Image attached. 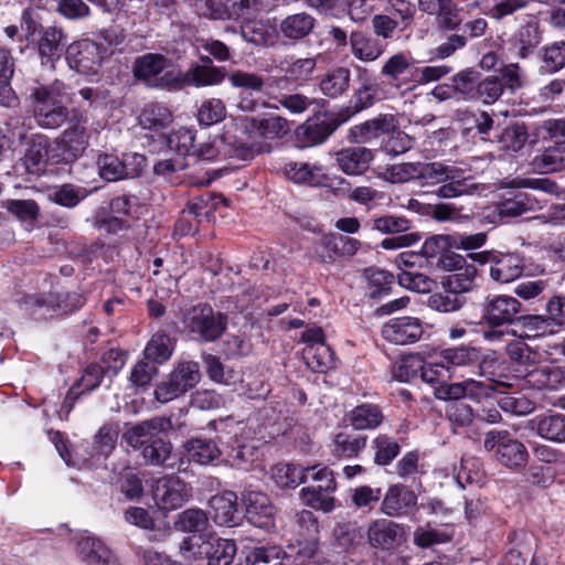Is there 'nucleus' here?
Segmentation results:
<instances>
[{
  "label": "nucleus",
  "mask_w": 565,
  "mask_h": 565,
  "mask_svg": "<svg viewBox=\"0 0 565 565\" xmlns=\"http://www.w3.org/2000/svg\"><path fill=\"white\" fill-rule=\"evenodd\" d=\"M178 89L185 86L203 87L217 85L224 79L221 68L207 65H195L186 72L178 71Z\"/></svg>",
  "instance_id": "nucleus-28"
},
{
  "label": "nucleus",
  "mask_w": 565,
  "mask_h": 565,
  "mask_svg": "<svg viewBox=\"0 0 565 565\" xmlns=\"http://www.w3.org/2000/svg\"><path fill=\"white\" fill-rule=\"evenodd\" d=\"M440 292H435L428 298V307L439 312H454L459 310L466 302L463 296L455 294L449 288H443Z\"/></svg>",
  "instance_id": "nucleus-56"
},
{
  "label": "nucleus",
  "mask_w": 565,
  "mask_h": 565,
  "mask_svg": "<svg viewBox=\"0 0 565 565\" xmlns=\"http://www.w3.org/2000/svg\"><path fill=\"white\" fill-rule=\"evenodd\" d=\"M209 519L201 509H188L183 511L178 521V526L183 532L201 533L207 527Z\"/></svg>",
  "instance_id": "nucleus-64"
},
{
  "label": "nucleus",
  "mask_w": 565,
  "mask_h": 565,
  "mask_svg": "<svg viewBox=\"0 0 565 565\" xmlns=\"http://www.w3.org/2000/svg\"><path fill=\"white\" fill-rule=\"evenodd\" d=\"M161 429L160 419H151L128 428L122 438L134 449H143Z\"/></svg>",
  "instance_id": "nucleus-38"
},
{
  "label": "nucleus",
  "mask_w": 565,
  "mask_h": 565,
  "mask_svg": "<svg viewBox=\"0 0 565 565\" xmlns=\"http://www.w3.org/2000/svg\"><path fill=\"white\" fill-rule=\"evenodd\" d=\"M192 495V488L177 476L158 478L152 484V499L164 512L180 509Z\"/></svg>",
  "instance_id": "nucleus-8"
},
{
  "label": "nucleus",
  "mask_w": 565,
  "mask_h": 565,
  "mask_svg": "<svg viewBox=\"0 0 565 565\" xmlns=\"http://www.w3.org/2000/svg\"><path fill=\"white\" fill-rule=\"evenodd\" d=\"M535 170L540 173H551L565 168V146L550 147L533 160Z\"/></svg>",
  "instance_id": "nucleus-47"
},
{
  "label": "nucleus",
  "mask_w": 565,
  "mask_h": 565,
  "mask_svg": "<svg viewBox=\"0 0 565 565\" xmlns=\"http://www.w3.org/2000/svg\"><path fill=\"white\" fill-rule=\"evenodd\" d=\"M316 24L315 18L300 12L286 17L279 24V33L292 41H299L308 36Z\"/></svg>",
  "instance_id": "nucleus-34"
},
{
  "label": "nucleus",
  "mask_w": 565,
  "mask_h": 565,
  "mask_svg": "<svg viewBox=\"0 0 565 565\" xmlns=\"http://www.w3.org/2000/svg\"><path fill=\"white\" fill-rule=\"evenodd\" d=\"M194 132L188 128H179L167 136V146L177 158H184L186 161L192 157L194 148Z\"/></svg>",
  "instance_id": "nucleus-46"
},
{
  "label": "nucleus",
  "mask_w": 565,
  "mask_h": 565,
  "mask_svg": "<svg viewBox=\"0 0 565 565\" xmlns=\"http://www.w3.org/2000/svg\"><path fill=\"white\" fill-rule=\"evenodd\" d=\"M270 99H273L274 103L268 104L267 107L273 109H279V107H282L292 115L303 114L315 103V99H311L300 93H279L270 96Z\"/></svg>",
  "instance_id": "nucleus-49"
},
{
  "label": "nucleus",
  "mask_w": 565,
  "mask_h": 565,
  "mask_svg": "<svg viewBox=\"0 0 565 565\" xmlns=\"http://www.w3.org/2000/svg\"><path fill=\"white\" fill-rule=\"evenodd\" d=\"M440 267L452 271L441 280L443 288H449L455 294L472 291L477 287L478 270L475 265H466L465 259L458 254H449L440 258Z\"/></svg>",
  "instance_id": "nucleus-10"
},
{
  "label": "nucleus",
  "mask_w": 565,
  "mask_h": 565,
  "mask_svg": "<svg viewBox=\"0 0 565 565\" xmlns=\"http://www.w3.org/2000/svg\"><path fill=\"white\" fill-rule=\"evenodd\" d=\"M339 168L350 175H359L367 170L373 153L365 147H348L335 154Z\"/></svg>",
  "instance_id": "nucleus-30"
},
{
  "label": "nucleus",
  "mask_w": 565,
  "mask_h": 565,
  "mask_svg": "<svg viewBox=\"0 0 565 565\" xmlns=\"http://www.w3.org/2000/svg\"><path fill=\"white\" fill-rule=\"evenodd\" d=\"M280 172L289 181L296 184L319 186L327 182L326 170L320 164H311L302 161H288L280 167Z\"/></svg>",
  "instance_id": "nucleus-22"
},
{
  "label": "nucleus",
  "mask_w": 565,
  "mask_h": 565,
  "mask_svg": "<svg viewBox=\"0 0 565 565\" xmlns=\"http://www.w3.org/2000/svg\"><path fill=\"white\" fill-rule=\"evenodd\" d=\"M409 52H398L390 56L381 68V75L395 87H402L414 81L418 68Z\"/></svg>",
  "instance_id": "nucleus-19"
},
{
  "label": "nucleus",
  "mask_w": 565,
  "mask_h": 565,
  "mask_svg": "<svg viewBox=\"0 0 565 565\" xmlns=\"http://www.w3.org/2000/svg\"><path fill=\"white\" fill-rule=\"evenodd\" d=\"M349 420L356 430L375 429L383 423L384 415L379 405L363 403L350 412Z\"/></svg>",
  "instance_id": "nucleus-35"
},
{
  "label": "nucleus",
  "mask_w": 565,
  "mask_h": 565,
  "mask_svg": "<svg viewBox=\"0 0 565 565\" xmlns=\"http://www.w3.org/2000/svg\"><path fill=\"white\" fill-rule=\"evenodd\" d=\"M212 518L218 525L235 526L238 522L237 495L233 491H223L210 500Z\"/></svg>",
  "instance_id": "nucleus-29"
},
{
  "label": "nucleus",
  "mask_w": 565,
  "mask_h": 565,
  "mask_svg": "<svg viewBox=\"0 0 565 565\" xmlns=\"http://www.w3.org/2000/svg\"><path fill=\"white\" fill-rule=\"evenodd\" d=\"M189 460L199 465H209L221 456L217 445L211 439L192 438L184 444Z\"/></svg>",
  "instance_id": "nucleus-40"
},
{
  "label": "nucleus",
  "mask_w": 565,
  "mask_h": 565,
  "mask_svg": "<svg viewBox=\"0 0 565 565\" xmlns=\"http://www.w3.org/2000/svg\"><path fill=\"white\" fill-rule=\"evenodd\" d=\"M541 42V32L536 21L522 25L514 38V49L521 57L530 55Z\"/></svg>",
  "instance_id": "nucleus-44"
},
{
  "label": "nucleus",
  "mask_w": 565,
  "mask_h": 565,
  "mask_svg": "<svg viewBox=\"0 0 565 565\" xmlns=\"http://www.w3.org/2000/svg\"><path fill=\"white\" fill-rule=\"evenodd\" d=\"M142 457L147 463L168 469L181 470L183 460L172 452V446L159 434L143 447Z\"/></svg>",
  "instance_id": "nucleus-24"
},
{
  "label": "nucleus",
  "mask_w": 565,
  "mask_h": 565,
  "mask_svg": "<svg viewBox=\"0 0 565 565\" xmlns=\"http://www.w3.org/2000/svg\"><path fill=\"white\" fill-rule=\"evenodd\" d=\"M275 68L284 73V76L273 78L279 86L281 83L292 82L302 84L308 82L317 66L315 57H297L294 54L279 56L274 60Z\"/></svg>",
  "instance_id": "nucleus-14"
},
{
  "label": "nucleus",
  "mask_w": 565,
  "mask_h": 565,
  "mask_svg": "<svg viewBox=\"0 0 565 565\" xmlns=\"http://www.w3.org/2000/svg\"><path fill=\"white\" fill-rule=\"evenodd\" d=\"M351 72L347 67H335L322 76L319 83L321 94L329 98L342 96L350 86Z\"/></svg>",
  "instance_id": "nucleus-37"
},
{
  "label": "nucleus",
  "mask_w": 565,
  "mask_h": 565,
  "mask_svg": "<svg viewBox=\"0 0 565 565\" xmlns=\"http://www.w3.org/2000/svg\"><path fill=\"white\" fill-rule=\"evenodd\" d=\"M527 137L525 126L515 124L503 129L499 136L498 142L502 150L518 152L526 143Z\"/></svg>",
  "instance_id": "nucleus-59"
},
{
  "label": "nucleus",
  "mask_w": 565,
  "mask_h": 565,
  "mask_svg": "<svg viewBox=\"0 0 565 565\" xmlns=\"http://www.w3.org/2000/svg\"><path fill=\"white\" fill-rule=\"evenodd\" d=\"M65 43L66 39L61 29L55 26L44 29L38 44L42 65L54 68L64 52Z\"/></svg>",
  "instance_id": "nucleus-26"
},
{
  "label": "nucleus",
  "mask_w": 565,
  "mask_h": 565,
  "mask_svg": "<svg viewBox=\"0 0 565 565\" xmlns=\"http://www.w3.org/2000/svg\"><path fill=\"white\" fill-rule=\"evenodd\" d=\"M138 120L141 128L158 131L167 128L173 121V116L163 104L149 103L142 108Z\"/></svg>",
  "instance_id": "nucleus-36"
},
{
  "label": "nucleus",
  "mask_w": 565,
  "mask_h": 565,
  "mask_svg": "<svg viewBox=\"0 0 565 565\" xmlns=\"http://www.w3.org/2000/svg\"><path fill=\"white\" fill-rule=\"evenodd\" d=\"M367 540L373 547L391 548L403 540V527L387 519L372 521L367 527Z\"/></svg>",
  "instance_id": "nucleus-25"
},
{
  "label": "nucleus",
  "mask_w": 565,
  "mask_h": 565,
  "mask_svg": "<svg viewBox=\"0 0 565 565\" xmlns=\"http://www.w3.org/2000/svg\"><path fill=\"white\" fill-rule=\"evenodd\" d=\"M178 71L169 67V60L162 54L147 53L139 56L134 65V74L148 86L178 89Z\"/></svg>",
  "instance_id": "nucleus-3"
},
{
  "label": "nucleus",
  "mask_w": 565,
  "mask_h": 565,
  "mask_svg": "<svg viewBox=\"0 0 565 565\" xmlns=\"http://www.w3.org/2000/svg\"><path fill=\"white\" fill-rule=\"evenodd\" d=\"M220 145L223 147V156L237 158L241 160H249L254 157V143L249 140H244L230 131L225 132L220 138Z\"/></svg>",
  "instance_id": "nucleus-45"
},
{
  "label": "nucleus",
  "mask_w": 565,
  "mask_h": 565,
  "mask_svg": "<svg viewBox=\"0 0 565 565\" xmlns=\"http://www.w3.org/2000/svg\"><path fill=\"white\" fill-rule=\"evenodd\" d=\"M307 365L318 373H324L334 364L333 353L324 343L318 345H308L305 350Z\"/></svg>",
  "instance_id": "nucleus-52"
},
{
  "label": "nucleus",
  "mask_w": 565,
  "mask_h": 565,
  "mask_svg": "<svg viewBox=\"0 0 565 565\" xmlns=\"http://www.w3.org/2000/svg\"><path fill=\"white\" fill-rule=\"evenodd\" d=\"M393 115H380L373 119L355 125L349 130V139L355 143H370L375 139L384 140L394 129Z\"/></svg>",
  "instance_id": "nucleus-23"
},
{
  "label": "nucleus",
  "mask_w": 565,
  "mask_h": 565,
  "mask_svg": "<svg viewBox=\"0 0 565 565\" xmlns=\"http://www.w3.org/2000/svg\"><path fill=\"white\" fill-rule=\"evenodd\" d=\"M74 552L85 565H120L117 556L104 541L88 532L73 537Z\"/></svg>",
  "instance_id": "nucleus-12"
},
{
  "label": "nucleus",
  "mask_w": 565,
  "mask_h": 565,
  "mask_svg": "<svg viewBox=\"0 0 565 565\" xmlns=\"http://www.w3.org/2000/svg\"><path fill=\"white\" fill-rule=\"evenodd\" d=\"M417 505V495L407 486L395 483L387 488L381 503V512L391 518L408 515Z\"/></svg>",
  "instance_id": "nucleus-18"
},
{
  "label": "nucleus",
  "mask_w": 565,
  "mask_h": 565,
  "mask_svg": "<svg viewBox=\"0 0 565 565\" xmlns=\"http://www.w3.org/2000/svg\"><path fill=\"white\" fill-rule=\"evenodd\" d=\"M423 334V323L415 317L393 318L382 327L383 338L397 345L415 343L422 339Z\"/></svg>",
  "instance_id": "nucleus-17"
},
{
  "label": "nucleus",
  "mask_w": 565,
  "mask_h": 565,
  "mask_svg": "<svg viewBox=\"0 0 565 565\" xmlns=\"http://www.w3.org/2000/svg\"><path fill=\"white\" fill-rule=\"evenodd\" d=\"M350 44L353 55L361 61H375L382 54L377 42L361 32L351 33Z\"/></svg>",
  "instance_id": "nucleus-55"
},
{
  "label": "nucleus",
  "mask_w": 565,
  "mask_h": 565,
  "mask_svg": "<svg viewBox=\"0 0 565 565\" xmlns=\"http://www.w3.org/2000/svg\"><path fill=\"white\" fill-rule=\"evenodd\" d=\"M183 324L193 340L201 343L214 342L226 331L227 316L209 305H198L184 313Z\"/></svg>",
  "instance_id": "nucleus-1"
},
{
  "label": "nucleus",
  "mask_w": 565,
  "mask_h": 565,
  "mask_svg": "<svg viewBox=\"0 0 565 565\" xmlns=\"http://www.w3.org/2000/svg\"><path fill=\"white\" fill-rule=\"evenodd\" d=\"M227 79L233 87L241 88L248 92V94L260 93L266 85L265 79L260 75L239 70L232 72Z\"/></svg>",
  "instance_id": "nucleus-62"
},
{
  "label": "nucleus",
  "mask_w": 565,
  "mask_h": 565,
  "mask_svg": "<svg viewBox=\"0 0 565 565\" xmlns=\"http://www.w3.org/2000/svg\"><path fill=\"white\" fill-rule=\"evenodd\" d=\"M469 257L481 265L490 264V277L502 284L519 278L524 268L523 258L518 253L483 250L470 253Z\"/></svg>",
  "instance_id": "nucleus-7"
},
{
  "label": "nucleus",
  "mask_w": 565,
  "mask_h": 565,
  "mask_svg": "<svg viewBox=\"0 0 565 565\" xmlns=\"http://www.w3.org/2000/svg\"><path fill=\"white\" fill-rule=\"evenodd\" d=\"M105 52L100 44L89 39L74 42L65 51L68 66L84 75L97 74Z\"/></svg>",
  "instance_id": "nucleus-11"
},
{
  "label": "nucleus",
  "mask_w": 565,
  "mask_h": 565,
  "mask_svg": "<svg viewBox=\"0 0 565 565\" xmlns=\"http://www.w3.org/2000/svg\"><path fill=\"white\" fill-rule=\"evenodd\" d=\"M88 194L89 191L86 188L67 183L50 193V199L52 202L61 206L72 209L83 201Z\"/></svg>",
  "instance_id": "nucleus-58"
},
{
  "label": "nucleus",
  "mask_w": 565,
  "mask_h": 565,
  "mask_svg": "<svg viewBox=\"0 0 565 565\" xmlns=\"http://www.w3.org/2000/svg\"><path fill=\"white\" fill-rule=\"evenodd\" d=\"M412 147L413 139L398 129L397 121L394 119V129L385 136L382 142L383 150L387 154L397 156L408 151Z\"/></svg>",
  "instance_id": "nucleus-61"
},
{
  "label": "nucleus",
  "mask_w": 565,
  "mask_h": 565,
  "mask_svg": "<svg viewBox=\"0 0 565 565\" xmlns=\"http://www.w3.org/2000/svg\"><path fill=\"white\" fill-rule=\"evenodd\" d=\"M483 448L493 451L495 460L510 469L523 468L529 459L525 446L511 437L507 430H490L486 434Z\"/></svg>",
  "instance_id": "nucleus-4"
},
{
  "label": "nucleus",
  "mask_w": 565,
  "mask_h": 565,
  "mask_svg": "<svg viewBox=\"0 0 565 565\" xmlns=\"http://www.w3.org/2000/svg\"><path fill=\"white\" fill-rule=\"evenodd\" d=\"M334 491L320 490L315 486L302 488L300 491L303 503L312 509L321 510L326 513L334 509Z\"/></svg>",
  "instance_id": "nucleus-57"
},
{
  "label": "nucleus",
  "mask_w": 565,
  "mask_h": 565,
  "mask_svg": "<svg viewBox=\"0 0 565 565\" xmlns=\"http://www.w3.org/2000/svg\"><path fill=\"white\" fill-rule=\"evenodd\" d=\"M271 479L281 489H295L305 483L306 468L294 463H277L271 468Z\"/></svg>",
  "instance_id": "nucleus-42"
},
{
  "label": "nucleus",
  "mask_w": 565,
  "mask_h": 565,
  "mask_svg": "<svg viewBox=\"0 0 565 565\" xmlns=\"http://www.w3.org/2000/svg\"><path fill=\"white\" fill-rule=\"evenodd\" d=\"M482 312L483 319L490 326L510 324L519 320L521 302L516 298L507 295L487 297Z\"/></svg>",
  "instance_id": "nucleus-15"
},
{
  "label": "nucleus",
  "mask_w": 565,
  "mask_h": 565,
  "mask_svg": "<svg viewBox=\"0 0 565 565\" xmlns=\"http://www.w3.org/2000/svg\"><path fill=\"white\" fill-rule=\"evenodd\" d=\"M372 449L374 462L379 466H387L398 456L401 446L394 437L381 434L373 439Z\"/></svg>",
  "instance_id": "nucleus-48"
},
{
  "label": "nucleus",
  "mask_w": 565,
  "mask_h": 565,
  "mask_svg": "<svg viewBox=\"0 0 565 565\" xmlns=\"http://www.w3.org/2000/svg\"><path fill=\"white\" fill-rule=\"evenodd\" d=\"M395 264L399 270L397 280L401 287L419 294H427L434 289L436 282L422 270L427 268V265H424V259L418 254L403 252L396 256Z\"/></svg>",
  "instance_id": "nucleus-6"
},
{
  "label": "nucleus",
  "mask_w": 565,
  "mask_h": 565,
  "mask_svg": "<svg viewBox=\"0 0 565 565\" xmlns=\"http://www.w3.org/2000/svg\"><path fill=\"white\" fill-rule=\"evenodd\" d=\"M207 565H231L236 554L234 541L222 537H210Z\"/></svg>",
  "instance_id": "nucleus-50"
},
{
  "label": "nucleus",
  "mask_w": 565,
  "mask_h": 565,
  "mask_svg": "<svg viewBox=\"0 0 565 565\" xmlns=\"http://www.w3.org/2000/svg\"><path fill=\"white\" fill-rule=\"evenodd\" d=\"M449 246H451L450 236L434 235L426 238L418 255L424 259V265H427L428 260L437 258V265L440 267V258L454 254L448 250Z\"/></svg>",
  "instance_id": "nucleus-53"
},
{
  "label": "nucleus",
  "mask_w": 565,
  "mask_h": 565,
  "mask_svg": "<svg viewBox=\"0 0 565 565\" xmlns=\"http://www.w3.org/2000/svg\"><path fill=\"white\" fill-rule=\"evenodd\" d=\"M532 429L546 440L553 443H565V415L561 413H550L537 416L532 422Z\"/></svg>",
  "instance_id": "nucleus-31"
},
{
  "label": "nucleus",
  "mask_w": 565,
  "mask_h": 565,
  "mask_svg": "<svg viewBox=\"0 0 565 565\" xmlns=\"http://www.w3.org/2000/svg\"><path fill=\"white\" fill-rule=\"evenodd\" d=\"M8 127L13 139H18L21 143L26 142L23 157L26 170L31 173L38 172L47 156V137L41 134L28 137V129L23 125H19V120H11Z\"/></svg>",
  "instance_id": "nucleus-13"
},
{
  "label": "nucleus",
  "mask_w": 565,
  "mask_h": 565,
  "mask_svg": "<svg viewBox=\"0 0 565 565\" xmlns=\"http://www.w3.org/2000/svg\"><path fill=\"white\" fill-rule=\"evenodd\" d=\"M89 145L86 119L70 120L67 127L55 140L56 162H73L83 156Z\"/></svg>",
  "instance_id": "nucleus-9"
},
{
  "label": "nucleus",
  "mask_w": 565,
  "mask_h": 565,
  "mask_svg": "<svg viewBox=\"0 0 565 565\" xmlns=\"http://www.w3.org/2000/svg\"><path fill=\"white\" fill-rule=\"evenodd\" d=\"M200 381V365L195 361L178 363L168 380L161 382L156 391V398L160 403H168L178 398L194 387Z\"/></svg>",
  "instance_id": "nucleus-5"
},
{
  "label": "nucleus",
  "mask_w": 565,
  "mask_h": 565,
  "mask_svg": "<svg viewBox=\"0 0 565 565\" xmlns=\"http://www.w3.org/2000/svg\"><path fill=\"white\" fill-rule=\"evenodd\" d=\"M507 354L516 365L515 371L524 376L529 370L539 363V353L521 340H512L507 344Z\"/></svg>",
  "instance_id": "nucleus-41"
},
{
  "label": "nucleus",
  "mask_w": 565,
  "mask_h": 565,
  "mask_svg": "<svg viewBox=\"0 0 565 565\" xmlns=\"http://www.w3.org/2000/svg\"><path fill=\"white\" fill-rule=\"evenodd\" d=\"M366 446L365 436L338 433L333 440V454L338 457L353 458Z\"/></svg>",
  "instance_id": "nucleus-51"
},
{
  "label": "nucleus",
  "mask_w": 565,
  "mask_h": 565,
  "mask_svg": "<svg viewBox=\"0 0 565 565\" xmlns=\"http://www.w3.org/2000/svg\"><path fill=\"white\" fill-rule=\"evenodd\" d=\"M99 175L108 181H118L126 178H134L137 172L130 170L125 161H121L115 154L103 153L97 157L96 161Z\"/></svg>",
  "instance_id": "nucleus-39"
},
{
  "label": "nucleus",
  "mask_w": 565,
  "mask_h": 565,
  "mask_svg": "<svg viewBox=\"0 0 565 565\" xmlns=\"http://www.w3.org/2000/svg\"><path fill=\"white\" fill-rule=\"evenodd\" d=\"M259 455V449L254 441L241 444L236 440L226 454V461L233 468L247 470Z\"/></svg>",
  "instance_id": "nucleus-43"
},
{
  "label": "nucleus",
  "mask_w": 565,
  "mask_h": 565,
  "mask_svg": "<svg viewBox=\"0 0 565 565\" xmlns=\"http://www.w3.org/2000/svg\"><path fill=\"white\" fill-rule=\"evenodd\" d=\"M539 201L526 192H508L497 203L495 211L501 217H516L540 209Z\"/></svg>",
  "instance_id": "nucleus-27"
},
{
  "label": "nucleus",
  "mask_w": 565,
  "mask_h": 565,
  "mask_svg": "<svg viewBox=\"0 0 565 565\" xmlns=\"http://www.w3.org/2000/svg\"><path fill=\"white\" fill-rule=\"evenodd\" d=\"M211 548L210 539L204 540L202 535H199L185 539L180 545V553L185 562L192 563L203 558L207 559Z\"/></svg>",
  "instance_id": "nucleus-60"
},
{
  "label": "nucleus",
  "mask_w": 565,
  "mask_h": 565,
  "mask_svg": "<svg viewBox=\"0 0 565 565\" xmlns=\"http://www.w3.org/2000/svg\"><path fill=\"white\" fill-rule=\"evenodd\" d=\"M145 356L154 363H163L172 355L171 338L164 332L154 333L145 348Z\"/></svg>",
  "instance_id": "nucleus-54"
},
{
  "label": "nucleus",
  "mask_w": 565,
  "mask_h": 565,
  "mask_svg": "<svg viewBox=\"0 0 565 565\" xmlns=\"http://www.w3.org/2000/svg\"><path fill=\"white\" fill-rule=\"evenodd\" d=\"M245 515L249 523L260 529L273 525L274 507L267 494L260 491H247L243 494Z\"/></svg>",
  "instance_id": "nucleus-21"
},
{
  "label": "nucleus",
  "mask_w": 565,
  "mask_h": 565,
  "mask_svg": "<svg viewBox=\"0 0 565 565\" xmlns=\"http://www.w3.org/2000/svg\"><path fill=\"white\" fill-rule=\"evenodd\" d=\"M350 118L349 114L344 113H327L317 116L315 119L306 121L298 130V134L303 135V141L308 146L319 145L324 142L333 131Z\"/></svg>",
  "instance_id": "nucleus-16"
},
{
  "label": "nucleus",
  "mask_w": 565,
  "mask_h": 565,
  "mask_svg": "<svg viewBox=\"0 0 565 565\" xmlns=\"http://www.w3.org/2000/svg\"><path fill=\"white\" fill-rule=\"evenodd\" d=\"M85 298L78 292H49L32 295L23 300V309L34 319H47L82 308Z\"/></svg>",
  "instance_id": "nucleus-2"
},
{
  "label": "nucleus",
  "mask_w": 565,
  "mask_h": 565,
  "mask_svg": "<svg viewBox=\"0 0 565 565\" xmlns=\"http://www.w3.org/2000/svg\"><path fill=\"white\" fill-rule=\"evenodd\" d=\"M439 355L450 377L456 376L458 369L475 365L479 360L477 349L467 345L444 349Z\"/></svg>",
  "instance_id": "nucleus-33"
},
{
  "label": "nucleus",
  "mask_w": 565,
  "mask_h": 565,
  "mask_svg": "<svg viewBox=\"0 0 565 565\" xmlns=\"http://www.w3.org/2000/svg\"><path fill=\"white\" fill-rule=\"evenodd\" d=\"M238 130L247 134L248 139L262 138L266 140L284 138L290 130L288 121L279 116L267 119L245 118L241 120Z\"/></svg>",
  "instance_id": "nucleus-20"
},
{
  "label": "nucleus",
  "mask_w": 565,
  "mask_h": 565,
  "mask_svg": "<svg viewBox=\"0 0 565 565\" xmlns=\"http://www.w3.org/2000/svg\"><path fill=\"white\" fill-rule=\"evenodd\" d=\"M334 539L343 548L361 544L363 540V530L356 522L339 523L334 529Z\"/></svg>",
  "instance_id": "nucleus-63"
},
{
  "label": "nucleus",
  "mask_w": 565,
  "mask_h": 565,
  "mask_svg": "<svg viewBox=\"0 0 565 565\" xmlns=\"http://www.w3.org/2000/svg\"><path fill=\"white\" fill-rule=\"evenodd\" d=\"M68 116L67 108L50 100H34V118L39 126L46 129L58 128Z\"/></svg>",
  "instance_id": "nucleus-32"
}]
</instances>
